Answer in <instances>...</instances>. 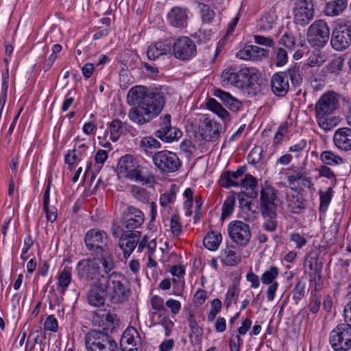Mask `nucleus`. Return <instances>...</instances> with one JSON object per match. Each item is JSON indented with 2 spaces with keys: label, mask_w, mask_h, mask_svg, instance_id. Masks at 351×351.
Returning a JSON list of instances; mask_svg holds the SVG:
<instances>
[{
  "label": "nucleus",
  "mask_w": 351,
  "mask_h": 351,
  "mask_svg": "<svg viewBox=\"0 0 351 351\" xmlns=\"http://www.w3.org/2000/svg\"><path fill=\"white\" fill-rule=\"evenodd\" d=\"M128 103L134 106L129 112L131 121L143 125L158 116L162 111L165 99L160 93H147L143 86L132 87L128 93Z\"/></svg>",
  "instance_id": "obj_1"
},
{
  "label": "nucleus",
  "mask_w": 351,
  "mask_h": 351,
  "mask_svg": "<svg viewBox=\"0 0 351 351\" xmlns=\"http://www.w3.org/2000/svg\"><path fill=\"white\" fill-rule=\"evenodd\" d=\"M84 242L88 250L101 258L103 271L110 273L115 267V262L112 251L108 245L107 233L99 229H91L85 234Z\"/></svg>",
  "instance_id": "obj_2"
},
{
  "label": "nucleus",
  "mask_w": 351,
  "mask_h": 351,
  "mask_svg": "<svg viewBox=\"0 0 351 351\" xmlns=\"http://www.w3.org/2000/svg\"><path fill=\"white\" fill-rule=\"evenodd\" d=\"M339 107V98L335 92L324 94L315 106V118L318 125L328 131L335 128L340 119L333 114Z\"/></svg>",
  "instance_id": "obj_3"
},
{
  "label": "nucleus",
  "mask_w": 351,
  "mask_h": 351,
  "mask_svg": "<svg viewBox=\"0 0 351 351\" xmlns=\"http://www.w3.org/2000/svg\"><path fill=\"white\" fill-rule=\"evenodd\" d=\"M107 274L104 276V284L111 302L120 304L127 300L131 293L128 279L119 272Z\"/></svg>",
  "instance_id": "obj_4"
},
{
  "label": "nucleus",
  "mask_w": 351,
  "mask_h": 351,
  "mask_svg": "<svg viewBox=\"0 0 351 351\" xmlns=\"http://www.w3.org/2000/svg\"><path fill=\"white\" fill-rule=\"evenodd\" d=\"M85 345L88 351H119L117 342L99 330H92L86 335Z\"/></svg>",
  "instance_id": "obj_5"
},
{
  "label": "nucleus",
  "mask_w": 351,
  "mask_h": 351,
  "mask_svg": "<svg viewBox=\"0 0 351 351\" xmlns=\"http://www.w3.org/2000/svg\"><path fill=\"white\" fill-rule=\"evenodd\" d=\"M278 191L271 185L265 183L261 187L260 210L263 217H274L278 203Z\"/></svg>",
  "instance_id": "obj_6"
},
{
  "label": "nucleus",
  "mask_w": 351,
  "mask_h": 351,
  "mask_svg": "<svg viewBox=\"0 0 351 351\" xmlns=\"http://www.w3.org/2000/svg\"><path fill=\"white\" fill-rule=\"evenodd\" d=\"M143 169L138 165L134 157L129 154L122 156L117 165L119 175L136 182H146V178L143 176Z\"/></svg>",
  "instance_id": "obj_7"
},
{
  "label": "nucleus",
  "mask_w": 351,
  "mask_h": 351,
  "mask_svg": "<svg viewBox=\"0 0 351 351\" xmlns=\"http://www.w3.org/2000/svg\"><path fill=\"white\" fill-rule=\"evenodd\" d=\"M330 38V29L324 20H317L308 27L307 40L309 44L317 49L324 47Z\"/></svg>",
  "instance_id": "obj_8"
},
{
  "label": "nucleus",
  "mask_w": 351,
  "mask_h": 351,
  "mask_svg": "<svg viewBox=\"0 0 351 351\" xmlns=\"http://www.w3.org/2000/svg\"><path fill=\"white\" fill-rule=\"evenodd\" d=\"M329 341L335 351H348L351 348V324L337 326L331 331Z\"/></svg>",
  "instance_id": "obj_9"
},
{
  "label": "nucleus",
  "mask_w": 351,
  "mask_h": 351,
  "mask_svg": "<svg viewBox=\"0 0 351 351\" xmlns=\"http://www.w3.org/2000/svg\"><path fill=\"white\" fill-rule=\"evenodd\" d=\"M154 164L163 173H173L179 169L181 162L178 156L167 150L155 153L152 157Z\"/></svg>",
  "instance_id": "obj_10"
},
{
  "label": "nucleus",
  "mask_w": 351,
  "mask_h": 351,
  "mask_svg": "<svg viewBox=\"0 0 351 351\" xmlns=\"http://www.w3.org/2000/svg\"><path fill=\"white\" fill-rule=\"evenodd\" d=\"M198 130L204 140L215 142L220 137L222 126L217 121L205 114L199 121Z\"/></svg>",
  "instance_id": "obj_11"
},
{
  "label": "nucleus",
  "mask_w": 351,
  "mask_h": 351,
  "mask_svg": "<svg viewBox=\"0 0 351 351\" xmlns=\"http://www.w3.org/2000/svg\"><path fill=\"white\" fill-rule=\"evenodd\" d=\"M228 231L230 238L238 245L245 247L250 243L252 237L250 227L243 221L230 222Z\"/></svg>",
  "instance_id": "obj_12"
},
{
  "label": "nucleus",
  "mask_w": 351,
  "mask_h": 351,
  "mask_svg": "<svg viewBox=\"0 0 351 351\" xmlns=\"http://www.w3.org/2000/svg\"><path fill=\"white\" fill-rule=\"evenodd\" d=\"M294 22L304 26L308 24L313 19L315 14L313 0H297L293 7Z\"/></svg>",
  "instance_id": "obj_13"
},
{
  "label": "nucleus",
  "mask_w": 351,
  "mask_h": 351,
  "mask_svg": "<svg viewBox=\"0 0 351 351\" xmlns=\"http://www.w3.org/2000/svg\"><path fill=\"white\" fill-rule=\"evenodd\" d=\"M100 264L101 260L95 256L93 258H87L82 260L77 264L78 274L82 278H84L87 280H93L101 279V274Z\"/></svg>",
  "instance_id": "obj_14"
},
{
  "label": "nucleus",
  "mask_w": 351,
  "mask_h": 351,
  "mask_svg": "<svg viewBox=\"0 0 351 351\" xmlns=\"http://www.w3.org/2000/svg\"><path fill=\"white\" fill-rule=\"evenodd\" d=\"M197 47L195 42L188 36H181L174 43L173 54L180 60H188L196 55Z\"/></svg>",
  "instance_id": "obj_15"
},
{
  "label": "nucleus",
  "mask_w": 351,
  "mask_h": 351,
  "mask_svg": "<svg viewBox=\"0 0 351 351\" xmlns=\"http://www.w3.org/2000/svg\"><path fill=\"white\" fill-rule=\"evenodd\" d=\"M144 221L145 215L143 213L134 206L128 207L121 217V224L125 228L126 234L138 232L135 230L139 228Z\"/></svg>",
  "instance_id": "obj_16"
},
{
  "label": "nucleus",
  "mask_w": 351,
  "mask_h": 351,
  "mask_svg": "<svg viewBox=\"0 0 351 351\" xmlns=\"http://www.w3.org/2000/svg\"><path fill=\"white\" fill-rule=\"evenodd\" d=\"M160 128L156 131L155 136L162 141L171 143L178 140L182 135V131L171 125V115L160 117Z\"/></svg>",
  "instance_id": "obj_17"
},
{
  "label": "nucleus",
  "mask_w": 351,
  "mask_h": 351,
  "mask_svg": "<svg viewBox=\"0 0 351 351\" xmlns=\"http://www.w3.org/2000/svg\"><path fill=\"white\" fill-rule=\"evenodd\" d=\"M104 275L101 279L96 280L90 287L87 293L88 302L90 306L100 307L104 305L107 290L104 284Z\"/></svg>",
  "instance_id": "obj_18"
},
{
  "label": "nucleus",
  "mask_w": 351,
  "mask_h": 351,
  "mask_svg": "<svg viewBox=\"0 0 351 351\" xmlns=\"http://www.w3.org/2000/svg\"><path fill=\"white\" fill-rule=\"evenodd\" d=\"M330 43L337 51L344 50L350 46L351 44V33L346 24L339 25L333 30Z\"/></svg>",
  "instance_id": "obj_19"
},
{
  "label": "nucleus",
  "mask_w": 351,
  "mask_h": 351,
  "mask_svg": "<svg viewBox=\"0 0 351 351\" xmlns=\"http://www.w3.org/2000/svg\"><path fill=\"white\" fill-rule=\"evenodd\" d=\"M242 86L240 88L249 95H256L261 91L260 76L254 69H244Z\"/></svg>",
  "instance_id": "obj_20"
},
{
  "label": "nucleus",
  "mask_w": 351,
  "mask_h": 351,
  "mask_svg": "<svg viewBox=\"0 0 351 351\" xmlns=\"http://www.w3.org/2000/svg\"><path fill=\"white\" fill-rule=\"evenodd\" d=\"M121 346L127 351H138L141 347V339L134 327L128 328L121 339Z\"/></svg>",
  "instance_id": "obj_21"
},
{
  "label": "nucleus",
  "mask_w": 351,
  "mask_h": 351,
  "mask_svg": "<svg viewBox=\"0 0 351 351\" xmlns=\"http://www.w3.org/2000/svg\"><path fill=\"white\" fill-rule=\"evenodd\" d=\"M279 274V269L275 266H272L269 269L265 271L261 276V279L264 285H269L267 291V298L268 301H272L275 296V293L278 287V283L275 280Z\"/></svg>",
  "instance_id": "obj_22"
},
{
  "label": "nucleus",
  "mask_w": 351,
  "mask_h": 351,
  "mask_svg": "<svg viewBox=\"0 0 351 351\" xmlns=\"http://www.w3.org/2000/svg\"><path fill=\"white\" fill-rule=\"evenodd\" d=\"M272 92L278 97L285 96L289 89V80L284 72L274 73L271 79Z\"/></svg>",
  "instance_id": "obj_23"
},
{
  "label": "nucleus",
  "mask_w": 351,
  "mask_h": 351,
  "mask_svg": "<svg viewBox=\"0 0 351 351\" xmlns=\"http://www.w3.org/2000/svg\"><path fill=\"white\" fill-rule=\"evenodd\" d=\"M140 236L141 232L123 233L119 240V246L123 250L125 258H128L136 248Z\"/></svg>",
  "instance_id": "obj_24"
},
{
  "label": "nucleus",
  "mask_w": 351,
  "mask_h": 351,
  "mask_svg": "<svg viewBox=\"0 0 351 351\" xmlns=\"http://www.w3.org/2000/svg\"><path fill=\"white\" fill-rule=\"evenodd\" d=\"M246 171V167H240L236 171H226L220 178V184L226 188L239 186L241 179Z\"/></svg>",
  "instance_id": "obj_25"
},
{
  "label": "nucleus",
  "mask_w": 351,
  "mask_h": 351,
  "mask_svg": "<svg viewBox=\"0 0 351 351\" xmlns=\"http://www.w3.org/2000/svg\"><path fill=\"white\" fill-rule=\"evenodd\" d=\"M333 141L338 149L343 151L351 150V129L348 128L338 129L335 132Z\"/></svg>",
  "instance_id": "obj_26"
},
{
  "label": "nucleus",
  "mask_w": 351,
  "mask_h": 351,
  "mask_svg": "<svg viewBox=\"0 0 351 351\" xmlns=\"http://www.w3.org/2000/svg\"><path fill=\"white\" fill-rule=\"evenodd\" d=\"M243 73L244 69L238 72H236L234 69H226L221 74V82L223 85H232L240 88L243 84Z\"/></svg>",
  "instance_id": "obj_27"
},
{
  "label": "nucleus",
  "mask_w": 351,
  "mask_h": 351,
  "mask_svg": "<svg viewBox=\"0 0 351 351\" xmlns=\"http://www.w3.org/2000/svg\"><path fill=\"white\" fill-rule=\"evenodd\" d=\"M169 23L176 27H182L186 25L187 14L186 10L180 7H174L168 13Z\"/></svg>",
  "instance_id": "obj_28"
},
{
  "label": "nucleus",
  "mask_w": 351,
  "mask_h": 351,
  "mask_svg": "<svg viewBox=\"0 0 351 351\" xmlns=\"http://www.w3.org/2000/svg\"><path fill=\"white\" fill-rule=\"evenodd\" d=\"M221 262L228 266H235L241 262V256L236 252L234 245H228L221 252Z\"/></svg>",
  "instance_id": "obj_29"
},
{
  "label": "nucleus",
  "mask_w": 351,
  "mask_h": 351,
  "mask_svg": "<svg viewBox=\"0 0 351 351\" xmlns=\"http://www.w3.org/2000/svg\"><path fill=\"white\" fill-rule=\"evenodd\" d=\"M214 95L219 99L232 111H237L241 107V103L236 98L233 97L230 93L221 89H215Z\"/></svg>",
  "instance_id": "obj_30"
},
{
  "label": "nucleus",
  "mask_w": 351,
  "mask_h": 351,
  "mask_svg": "<svg viewBox=\"0 0 351 351\" xmlns=\"http://www.w3.org/2000/svg\"><path fill=\"white\" fill-rule=\"evenodd\" d=\"M188 322L191 329L189 334L190 341L193 346L199 345L202 341L204 332L203 329L198 326L194 315L191 313L188 317Z\"/></svg>",
  "instance_id": "obj_31"
},
{
  "label": "nucleus",
  "mask_w": 351,
  "mask_h": 351,
  "mask_svg": "<svg viewBox=\"0 0 351 351\" xmlns=\"http://www.w3.org/2000/svg\"><path fill=\"white\" fill-rule=\"evenodd\" d=\"M170 50L171 47L169 45L158 42L148 47L147 56L149 60H154L158 57L167 54Z\"/></svg>",
  "instance_id": "obj_32"
},
{
  "label": "nucleus",
  "mask_w": 351,
  "mask_h": 351,
  "mask_svg": "<svg viewBox=\"0 0 351 351\" xmlns=\"http://www.w3.org/2000/svg\"><path fill=\"white\" fill-rule=\"evenodd\" d=\"M206 107L221 118L225 123L230 121L231 118L229 112L216 99L209 98L206 102Z\"/></svg>",
  "instance_id": "obj_33"
},
{
  "label": "nucleus",
  "mask_w": 351,
  "mask_h": 351,
  "mask_svg": "<svg viewBox=\"0 0 351 351\" xmlns=\"http://www.w3.org/2000/svg\"><path fill=\"white\" fill-rule=\"evenodd\" d=\"M287 206L293 213H300L304 209L306 204L302 195L298 193L287 195Z\"/></svg>",
  "instance_id": "obj_34"
},
{
  "label": "nucleus",
  "mask_w": 351,
  "mask_h": 351,
  "mask_svg": "<svg viewBox=\"0 0 351 351\" xmlns=\"http://www.w3.org/2000/svg\"><path fill=\"white\" fill-rule=\"evenodd\" d=\"M346 0H333L326 3L325 13L330 16H338L346 8Z\"/></svg>",
  "instance_id": "obj_35"
},
{
  "label": "nucleus",
  "mask_w": 351,
  "mask_h": 351,
  "mask_svg": "<svg viewBox=\"0 0 351 351\" xmlns=\"http://www.w3.org/2000/svg\"><path fill=\"white\" fill-rule=\"evenodd\" d=\"M284 73L286 74L287 79H290L293 86H299L302 83V72L300 66L296 64L290 66Z\"/></svg>",
  "instance_id": "obj_36"
},
{
  "label": "nucleus",
  "mask_w": 351,
  "mask_h": 351,
  "mask_svg": "<svg viewBox=\"0 0 351 351\" xmlns=\"http://www.w3.org/2000/svg\"><path fill=\"white\" fill-rule=\"evenodd\" d=\"M203 242L204 246L209 250H216L221 242V235L220 233L209 232L204 239Z\"/></svg>",
  "instance_id": "obj_37"
},
{
  "label": "nucleus",
  "mask_w": 351,
  "mask_h": 351,
  "mask_svg": "<svg viewBox=\"0 0 351 351\" xmlns=\"http://www.w3.org/2000/svg\"><path fill=\"white\" fill-rule=\"evenodd\" d=\"M157 316V319L154 324L162 326L165 328V335L169 336L171 333V329L173 327V322L169 318L167 315L164 313H152V317Z\"/></svg>",
  "instance_id": "obj_38"
},
{
  "label": "nucleus",
  "mask_w": 351,
  "mask_h": 351,
  "mask_svg": "<svg viewBox=\"0 0 351 351\" xmlns=\"http://www.w3.org/2000/svg\"><path fill=\"white\" fill-rule=\"evenodd\" d=\"M321 161L326 165L335 166L343 163V159L331 151H324L320 155Z\"/></svg>",
  "instance_id": "obj_39"
},
{
  "label": "nucleus",
  "mask_w": 351,
  "mask_h": 351,
  "mask_svg": "<svg viewBox=\"0 0 351 351\" xmlns=\"http://www.w3.org/2000/svg\"><path fill=\"white\" fill-rule=\"evenodd\" d=\"M123 123L119 119H114L108 124V131L110 133V139L116 142L123 133Z\"/></svg>",
  "instance_id": "obj_40"
},
{
  "label": "nucleus",
  "mask_w": 351,
  "mask_h": 351,
  "mask_svg": "<svg viewBox=\"0 0 351 351\" xmlns=\"http://www.w3.org/2000/svg\"><path fill=\"white\" fill-rule=\"evenodd\" d=\"M71 282V269L65 267L59 274L58 285L61 288V293H64Z\"/></svg>",
  "instance_id": "obj_41"
},
{
  "label": "nucleus",
  "mask_w": 351,
  "mask_h": 351,
  "mask_svg": "<svg viewBox=\"0 0 351 351\" xmlns=\"http://www.w3.org/2000/svg\"><path fill=\"white\" fill-rule=\"evenodd\" d=\"M327 54L321 51H317L311 53L307 60L309 66H319L323 64L327 60Z\"/></svg>",
  "instance_id": "obj_42"
},
{
  "label": "nucleus",
  "mask_w": 351,
  "mask_h": 351,
  "mask_svg": "<svg viewBox=\"0 0 351 351\" xmlns=\"http://www.w3.org/2000/svg\"><path fill=\"white\" fill-rule=\"evenodd\" d=\"M140 145L146 152H152L161 147V143L152 136L143 137L140 142Z\"/></svg>",
  "instance_id": "obj_43"
},
{
  "label": "nucleus",
  "mask_w": 351,
  "mask_h": 351,
  "mask_svg": "<svg viewBox=\"0 0 351 351\" xmlns=\"http://www.w3.org/2000/svg\"><path fill=\"white\" fill-rule=\"evenodd\" d=\"M343 66V59L341 57L334 58L326 66V71L335 75H337L342 71Z\"/></svg>",
  "instance_id": "obj_44"
},
{
  "label": "nucleus",
  "mask_w": 351,
  "mask_h": 351,
  "mask_svg": "<svg viewBox=\"0 0 351 351\" xmlns=\"http://www.w3.org/2000/svg\"><path fill=\"white\" fill-rule=\"evenodd\" d=\"M276 20V17L275 15L267 13L261 18L258 25L261 30L267 31L273 27Z\"/></svg>",
  "instance_id": "obj_45"
},
{
  "label": "nucleus",
  "mask_w": 351,
  "mask_h": 351,
  "mask_svg": "<svg viewBox=\"0 0 351 351\" xmlns=\"http://www.w3.org/2000/svg\"><path fill=\"white\" fill-rule=\"evenodd\" d=\"M332 188H328L326 191H320L319 198H320V206L319 210L321 212H325L332 199Z\"/></svg>",
  "instance_id": "obj_46"
},
{
  "label": "nucleus",
  "mask_w": 351,
  "mask_h": 351,
  "mask_svg": "<svg viewBox=\"0 0 351 351\" xmlns=\"http://www.w3.org/2000/svg\"><path fill=\"white\" fill-rule=\"evenodd\" d=\"M236 197L234 195H230L225 200L222 206V218H226L230 216L234 209Z\"/></svg>",
  "instance_id": "obj_47"
},
{
  "label": "nucleus",
  "mask_w": 351,
  "mask_h": 351,
  "mask_svg": "<svg viewBox=\"0 0 351 351\" xmlns=\"http://www.w3.org/2000/svg\"><path fill=\"white\" fill-rule=\"evenodd\" d=\"M198 7L202 21L206 23L210 22L215 16L214 11L204 3H199Z\"/></svg>",
  "instance_id": "obj_48"
},
{
  "label": "nucleus",
  "mask_w": 351,
  "mask_h": 351,
  "mask_svg": "<svg viewBox=\"0 0 351 351\" xmlns=\"http://www.w3.org/2000/svg\"><path fill=\"white\" fill-rule=\"evenodd\" d=\"M132 196L141 202L148 201V195L147 191L138 186H132L130 190Z\"/></svg>",
  "instance_id": "obj_49"
},
{
  "label": "nucleus",
  "mask_w": 351,
  "mask_h": 351,
  "mask_svg": "<svg viewBox=\"0 0 351 351\" xmlns=\"http://www.w3.org/2000/svg\"><path fill=\"white\" fill-rule=\"evenodd\" d=\"M239 294V289L236 285L230 288L226 295L225 303L229 307L232 303L236 304Z\"/></svg>",
  "instance_id": "obj_50"
},
{
  "label": "nucleus",
  "mask_w": 351,
  "mask_h": 351,
  "mask_svg": "<svg viewBox=\"0 0 351 351\" xmlns=\"http://www.w3.org/2000/svg\"><path fill=\"white\" fill-rule=\"evenodd\" d=\"M221 306L222 304L219 299L216 298L211 302L210 311L207 317L208 322H211L215 319L216 315L220 312Z\"/></svg>",
  "instance_id": "obj_51"
},
{
  "label": "nucleus",
  "mask_w": 351,
  "mask_h": 351,
  "mask_svg": "<svg viewBox=\"0 0 351 351\" xmlns=\"http://www.w3.org/2000/svg\"><path fill=\"white\" fill-rule=\"evenodd\" d=\"M176 192L170 190L160 195V204L162 207H166L168 205L173 204L176 199Z\"/></svg>",
  "instance_id": "obj_52"
},
{
  "label": "nucleus",
  "mask_w": 351,
  "mask_h": 351,
  "mask_svg": "<svg viewBox=\"0 0 351 351\" xmlns=\"http://www.w3.org/2000/svg\"><path fill=\"white\" fill-rule=\"evenodd\" d=\"M280 44L288 49H292L296 46H298L296 39L293 36L287 33H285L280 38Z\"/></svg>",
  "instance_id": "obj_53"
},
{
  "label": "nucleus",
  "mask_w": 351,
  "mask_h": 351,
  "mask_svg": "<svg viewBox=\"0 0 351 351\" xmlns=\"http://www.w3.org/2000/svg\"><path fill=\"white\" fill-rule=\"evenodd\" d=\"M257 181L254 177L247 174L244 178L241 179V183L239 186L245 188L246 189L254 190L257 187Z\"/></svg>",
  "instance_id": "obj_54"
},
{
  "label": "nucleus",
  "mask_w": 351,
  "mask_h": 351,
  "mask_svg": "<svg viewBox=\"0 0 351 351\" xmlns=\"http://www.w3.org/2000/svg\"><path fill=\"white\" fill-rule=\"evenodd\" d=\"M170 228L172 234L174 236H179L182 232V226L180 222V217L177 215H173L171 219Z\"/></svg>",
  "instance_id": "obj_55"
},
{
  "label": "nucleus",
  "mask_w": 351,
  "mask_h": 351,
  "mask_svg": "<svg viewBox=\"0 0 351 351\" xmlns=\"http://www.w3.org/2000/svg\"><path fill=\"white\" fill-rule=\"evenodd\" d=\"M44 329L45 330L51 331L53 332H56L58 329V323L57 319L53 315H49L45 323H44Z\"/></svg>",
  "instance_id": "obj_56"
},
{
  "label": "nucleus",
  "mask_w": 351,
  "mask_h": 351,
  "mask_svg": "<svg viewBox=\"0 0 351 351\" xmlns=\"http://www.w3.org/2000/svg\"><path fill=\"white\" fill-rule=\"evenodd\" d=\"M251 53L252 60L256 61L261 60L263 58H266L268 55V50L260 48L256 45H252Z\"/></svg>",
  "instance_id": "obj_57"
},
{
  "label": "nucleus",
  "mask_w": 351,
  "mask_h": 351,
  "mask_svg": "<svg viewBox=\"0 0 351 351\" xmlns=\"http://www.w3.org/2000/svg\"><path fill=\"white\" fill-rule=\"evenodd\" d=\"M276 216L277 213L276 212V215L274 217H263L266 219V221L263 224V228L269 232H274L276 230L277 227V221H276Z\"/></svg>",
  "instance_id": "obj_58"
},
{
  "label": "nucleus",
  "mask_w": 351,
  "mask_h": 351,
  "mask_svg": "<svg viewBox=\"0 0 351 351\" xmlns=\"http://www.w3.org/2000/svg\"><path fill=\"white\" fill-rule=\"evenodd\" d=\"M262 148L254 147L248 154L247 159L250 163L256 164L261 160Z\"/></svg>",
  "instance_id": "obj_59"
},
{
  "label": "nucleus",
  "mask_w": 351,
  "mask_h": 351,
  "mask_svg": "<svg viewBox=\"0 0 351 351\" xmlns=\"http://www.w3.org/2000/svg\"><path fill=\"white\" fill-rule=\"evenodd\" d=\"M287 52L285 49L280 47L278 49L276 53V64L277 66H282L285 65L287 62Z\"/></svg>",
  "instance_id": "obj_60"
},
{
  "label": "nucleus",
  "mask_w": 351,
  "mask_h": 351,
  "mask_svg": "<svg viewBox=\"0 0 351 351\" xmlns=\"http://www.w3.org/2000/svg\"><path fill=\"white\" fill-rule=\"evenodd\" d=\"M319 176L320 177H325L330 180H336V176L333 171L327 165H322L317 169Z\"/></svg>",
  "instance_id": "obj_61"
},
{
  "label": "nucleus",
  "mask_w": 351,
  "mask_h": 351,
  "mask_svg": "<svg viewBox=\"0 0 351 351\" xmlns=\"http://www.w3.org/2000/svg\"><path fill=\"white\" fill-rule=\"evenodd\" d=\"M254 38L255 43L258 45L269 47H272L274 45V40L271 38L265 37L261 35H255Z\"/></svg>",
  "instance_id": "obj_62"
},
{
  "label": "nucleus",
  "mask_w": 351,
  "mask_h": 351,
  "mask_svg": "<svg viewBox=\"0 0 351 351\" xmlns=\"http://www.w3.org/2000/svg\"><path fill=\"white\" fill-rule=\"evenodd\" d=\"M104 319L103 320L104 324L106 325V327L110 328L114 327L118 323V319L116 314L108 312L106 315H103Z\"/></svg>",
  "instance_id": "obj_63"
},
{
  "label": "nucleus",
  "mask_w": 351,
  "mask_h": 351,
  "mask_svg": "<svg viewBox=\"0 0 351 351\" xmlns=\"http://www.w3.org/2000/svg\"><path fill=\"white\" fill-rule=\"evenodd\" d=\"M151 305L152 308L158 311H165L164 300L162 298L154 295L151 299Z\"/></svg>",
  "instance_id": "obj_64"
}]
</instances>
